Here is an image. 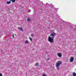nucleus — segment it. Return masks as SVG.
I'll return each mask as SVG.
<instances>
[{
	"instance_id": "obj_11",
	"label": "nucleus",
	"mask_w": 76,
	"mask_h": 76,
	"mask_svg": "<svg viewBox=\"0 0 76 76\" xmlns=\"http://www.w3.org/2000/svg\"><path fill=\"white\" fill-rule=\"evenodd\" d=\"M26 42H25V44H27L28 43V41L26 40Z\"/></svg>"
},
{
	"instance_id": "obj_6",
	"label": "nucleus",
	"mask_w": 76,
	"mask_h": 76,
	"mask_svg": "<svg viewBox=\"0 0 76 76\" xmlns=\"http://www.w3.org/2000/svg\"><path fill=\"white\" fill-rule=\"evenodd\" d=\"M27 22H31V18L30 17H28L27 18Z\"/></svg>"
},
{
	"instance_id": "obj_5",
	"label": "nucleus",
	"mask_w": 76,
	"mask_h": 76,
	"mask_svg": "<svg viewBox=\"0 0 76 76\" xmlns=\"http://www.w3.org/2000/svg\"><path fill=\"white\" fill-rule=\"evenodd\" d=\"M74 58H71L70 59V62H72L73 61V60H74Z\"/></svg>"
},
{
	"instance_id": "obj_9",
	"label": "nucleus",
	"mask_w": 76,
	"mask_h": 76,
	"mask_svg": "<svg viewBox=\"0 0 76 76\" xmlns=\"http://www.w3.org/2000/svg\"><path fill=\"white\" fill-rule=\"evenodd\" d=\"M19 30H20V31H23V29H22V28H19Z\"/></svg>"
},
{
	"instance_id": "obj_16",
	"label": "nucleus",
	"mask_w": 76,
	"mask_h": 76,
	"mask_svg": "<svg viewBox=\"0 0 76 76\" xmlns=\"http://www.w3.org/2000/svg\"><path fill=\"white\" fill-rule=\"evenodd\" d=\"M0 76H3V75L2 74L0 73Z\"/></svg>"
},
{
	"instance_id": "obj_15",
	"label": "nucleus",
	"mask_w": 76,
	"mask_h": 76,
	"mask_svg": "<svg viewBox=\"0 0 76 76\" xmlns=\"http://www.w3.org/2000/svg\"><path fill=\"white\" fill-rule=\"evenodd\" d=\"M31 36L32 37H34V34H31Z\"/></svg>"
},
{
	"instance_id": "obj_10",
	"label": "nucleus",
	"mask_w": 76,
	"mask_h": 76,
	"mask_svg": "<svg viewBox=\"0 0 76 76\" xmlns=\"http://www.w3.org/2000/svg\"><path fill=\"white\" fill-rule=\"evenodd\" d=\"M29 39H30V41H32V39L31 37H29Z\"/></svg>"
},
{
	"instance_id": "obj_12",
	"label": "nucleus",
	"mask_w": 76,
	"mask_h": 76,
	"mask_svg": "<svg viewBox=\"0 0 76 76\" xmlns=\"http://www.w3.org/2000/svg\"><path fill=\"white\" fill-rule=\"evenodd\" d=\"M7 4H10V1H7Z\"/></svg>"
},
{
	"instance_id": "obj_3",
	"label": "nucleus",
	"mask_w": 76,
	"mask_h": 76,
	"mask_svg": "<svg viewBox=\"0 0 76 76\" xmlns=\"http://www.w3.org/2000/svg\"><path fill=\"white\" fill-rule=\"evenodd\" d=\"M55 35H56V33L54 32H53V33L51 34L50 35V37H54Z\"/></svg>"
},
{
	"instance_id": "obj_8",
	"label": "nucleus",
	"mask_w": 76,
	"mask_h": 76,
	"mask_svg": "<svg viewBox=\"0 0 76 76\" xmlns=\"http://www.w3.org/2000/svg\"><path fill=\"white\" fill-rule=\"evenodd\" d=\"M39 65V64L38 63H37L35 64L36 66H38Z\"/></svg>"
},
{
	"instance_id": "obj_22",
	"label": "nucleus",
	"mask_w": 76,
	"mask_h": 76,
	"mask_svg": "<svg viewBox=\"0 0 76 76\" xmlns=\"http://www.w3.org/2000/svg\"><path fill=\"white\" fill-rule=\"evenodd\" d=\"M56 10H57V9H56Z\"/></svg>"
},
{
	"instance_id": "obj_19",
	"label": "nucleus",
	"mask_w": 76,
	"mask_h": 76,
	"mask_svg": "<svg viewBox=\"0 0 76 76\" xmlns=\"http://www.w3.org/2000/svg\"><path fill=\"white\" fill-rule=\"evenodd\" d=\"M31 10H28V12H31Z\"/></svg>"
},
{
	"instance_id": "obj_17",
	"label": "nucleus",
	"mask_w": 76,
	"mask_h": 76,
	"mask_svg": "<svg viewBox=\"0 0 76 76\" xmlns=\"http://www.w3.org/2000/svg\"><path fill=\"white\" fill-rule=\"evenodd\" d=\"M50 7H53V6H52V5H51V6H50Z\"/></svg>"
},
{
	"instance_id": "obj_4",
	"label": "nucleus",
	"mask_w": 76,
	"mask_h": 76,
	"mask_svg": "<svg viewBox=\"0 0 76 76\" xmlns=\"http://www.w3.org/2000/svg\"><path fill=\"white\" fill-rule=\"evenodd\" d=\"M57 55L59 57H61V54L60 53H58L57 54Z\"/></svg>"
},
{
	"instance_id": "obj_20",
	"label": "nucleus",
	"mask_w": 76,
	"mask_h": 76,
	"mask_svg": "<svg viewBox=\"0 0 76 76\" xmlns=\"http://www.w3.org/2000/svg\"><path fill=\"white\" fill-rule=\"evenodd\" d=\"M10 1H12V0H10Z\"/></svg>"
},
{
	"instance_id": "obj_1",
	"label": "nucleus",
	"mask_w": 76,
	"mask_h": 76,
	"mask_svg": "<svg viewBox=\"0 0 76 76\" xmlns=\"http://www.w3.org/2000/svg\"><path fill=\"white\" fill-rule=\"evenodd\" d=\"M61 64V61H59L56 64V67L58 70H60V66Z\"/></svg>"
},
{
	"instance_id": "obj_2",
	"label": "nucleus",
	"mask_w": 76,
	"mask_h": 76,
	"mask_svg": "<svg viewBox=\"0 0 76 76\" xmlns=\"http://www.w3.org/2000/svg\"><path fill=\"white\" fill-rule=\"evenodd\" d=\"M48 41L51 43L54 41V39L51 38L50 36H49L48 38Z\"/></svg>"
},
{
	"instance_id": "obj_18",
	"label": "nucleus",
	"mask_w": 76,
	"mask_h": 76,
	"mask_svg": "<svg viewBox=\"0 0 76 76\" xmlns=\"http://www.w3.org/2000/svg\"><path fill=\"white\" fill-rule=\"evenodd\" d=\"M12 37L13 38H14V35H13V34L12 35Z\"/></svg>"
},
{
	"instance_id": "obj_14",
	"label": "nucleus",
	"mask_w": 76,
	"mask_h": 76,
	"mask_svg": "<svg viewBox=\"0 0 76 76\" xmlns=\"http://www.w3.org/2000/svg\"><path fill=\"white\" fill-rule=\"evenodd\" d=\"M42 76H47V75H46V74H44L42 75Z\"/></svg>"
},
{
	"instance_id": "obj_13",
	"label": "nucleus",
	"mask_w": 76,
	"mask_h": 76,
	"mask_svg": "<svg viewBox=\"0 0 76 76\" xmlns=\"http://www.w3.org/2000/svg\"><path fill=\"white\" fill-rule=\"evenodd\" d=\"M11 1H12V3H14L15 2V0H12Z\"/></svg>"
},
{
	"instance_id": "obj_21",
	"label": "nucleus",
	"mask_w": 76,
	"mask_h": 76,
	"mask_svg": "<svg viewBox=\"0 0 76 76\" xmlns=\"http://www.w3.org/2000/svg\"><path fill=\"white\" fill-rule=\"evenodd\" d=\"M70 27L72 28V26H71Z\"/></svg>"
},
{
	"instance_id": "obj_7",
	"label": "nucleus",
	"mask_w": 76,
	"mask_h": 76,
	"mask_svg": "<svg viewBox=\"0 0 76 76\" xmlns=\"http://www.w3.org/2000/svg\"><path fill=\"white\" fill-rule=\"evenodd\" d=\"M73 76H76V73L75 72H73Z\"/></svg>"
}]
</instances>
